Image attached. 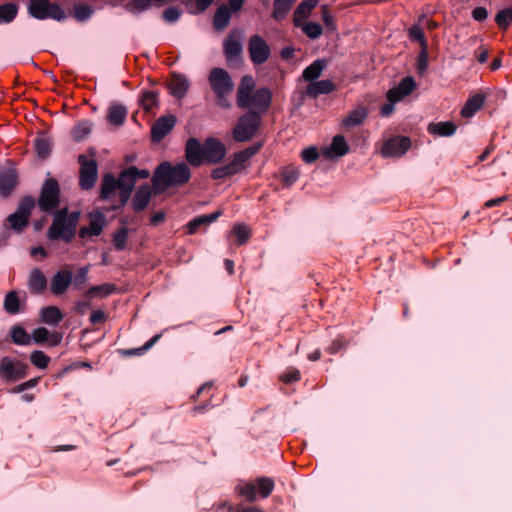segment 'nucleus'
Instances as JSON below:
<instances>
[{
    "label": "nucleus",
    "instance_id": "obj_1",
    "mask_svg": "<svg viewBox=\"0 0 512 512\" xmlns=\"http://www.w3.org/2000/svg\"><path fill=\"white\" fill-rule=\"evenodd\" d=\"M256 83L251 75H244L237 88V106L246 110L239 116L232 131L234 141L242 143L251 140L258 132L262 116L269 110L272 93L267 87L255 89Z\"/></svg>",
    "mask_w": 512,
    "mask_h": 512
},
{
    "label": "nucleus",
    "instance_id": "obj_2",
    "mask_svg": "<svg viewBox=\"0 0 512 512\" xmlns=\"http://www.w3.org/2000/svg\"><path fill=\"white\" fill-rule=\"evenodd\" d=\"M190 178L191 171L187 163L180 162L173 166L170 162H162L155 169L152 178L154 193L161 194L170 187L183 186Z\"/></svg>",
    "mask_w": 512,
    "mask_h": 512
},
{
    "label": "nucleus",
    "instance_id": "obj_3",
    "mask_svg": "<svg viewBox=\"0 0 512 512\" xmlns=\"http://www.w3.org/2000/svg\"><path fill=\"white\" fill-rule=\"evenodd\" d=\"M208 81L214 94L217 96V102L221 107H229L227 97L234 89V82L231 75L223 68L211 69Z\"/></svg>",
    "mask_w": 512,
    "mask_h": 512
},
{
    "label": "nucleus",
    "instance_id": "obj_4",
    "mask_svg": "<svg viewBox=\"0 0 512 512\" xmlns=\"http://www.w3.org/2000/svg\"><path fill=\"white\" fill-rule=\"evenodd\" d=\"M27 11L31 17L38 20L52 19L62 22L67 18L65 10L50 0H29Z\"/></svg>",
    "mask_w": 512,
    "mask_h": 512
},
{
    "label": "nucleus",
    "instance_id": "obj_5",
    "mask_svg": "<svg viewBox=\"0 0 512 512\" xmlns=\"http://www.w3.org/2000/svg\"><path fill=\"white\" fill-rule=\"evenodd\" d=\"M60 187L59 183L54 178L47 179L40 191L37 205L39 209L46 213L51 214L60 206Z\"/></svg>",
    "mask_w": 512,
    "mask_h": 512
},
{
    "label": "nucleus",
    "instance_id": "obj_6",
    "mask_svg": "<svg viewBox=\"0 0 512 512\" xmlns=\"http://www.w3.org/2000/svg\"><path fill=\"white\" fill-rule=\"evenodd\" d=\"M35 205L36 201L34 197L30 195L24 196L19 201L16 211L10 214L6 219L10 228L15 232H22L29 224V219Z\"/></svg>",
    "mask_w": 512,
    "mask_h": 512
},
{
    "label": "nucleus",
    "instance_id": "obj_7",
    "mask_svg": "<svg viewBox=\"0 0 512 512\" xmlns=\"http://www.w3.org/2000/svg\"><path fill=\"white\" fill-rule=\"evenodd\" d=\"M29 365L5 356L0 361V378L6 383H13L28 376Z\"/></svg>",
    "mask_w": 512,
    "mask_h": 512
},
{
    "label": "nucleus",
    "instance_id": "obj_8",
    "mask_svg": "<svg viewBox=\"0 0 512 512\" xmlns=\"http://www.w3.org/2000/svg\"><path fill=\"white\" fill-rule=\"evenodd\" d=\"M80 164L79 185L83 190H90L94 187L98 177V164L96 160H87L84 154L78 156Z\"/></svg>",
    "mask_w": 512,
    "mask_h": 512
},
{
    "label": "nucleus",
    "instance_id": "obj_9",
    "mask_svg": "<svg viewBox=\"0 0 512 512\" xmlns=\"http://www.w3.org/2000/svg\"><path fill=\"white\" fill-rule=\"evenodd\" d=\"M248 53L254 65H262L269 59L271 49L262 36L254 34L248 41Z\"/></svg>",
    "mask_w": 512,
    "mask_h": 512
},
{
    "label": "nucleus",
    "instance_id": "obj_10",
    "mask_svg": "<svg viewBox=\"0 0 512 512\" xmlns=\"http://www.w3.org/2000/svg\"><path fill=\"white\" fill-rule=\"evenodd\" d=\"M76 234V229L72 227L67 220L53 219L47 231V237L51 241L62 240L69 244L73 241Z\"/></svg>",
    "mask_w": 512,
    "mask_h": 512
},
{
    "label": "nucleus",
    "instance_id": "obj_11",
    "mask_svg": "<svg viewBox=\"0 0 512 512\" xmlns=\"http://www.w3.org/2000/svg\"><path fill=\"white\" fill-rule=\"evenodd\" d=\"M89 226H83L78 231V236L81 239L87 237H97L101 235L104 227L106 226V217L99 209H94L88 213Z\"/></svg>",
    "mask_w": 512,
    "mask_h": 512
},
{
    "label": "nucleus",
    "instance_id": "obj_12",
    "mask_svg": "<svg viewBox=\"0 0 512 512\" xmlns=\"http://www.w3.org/2000/svg\"><path fill=\"white\" fill-rule=\"evenodd\" d=\"M241 31L234 29L223 41V53L228 63L241 59L243 46L240 42Z\"/></svg>",
    "mask_w": 512,
    "mask_h": 512
},
{
    "label": "nucleus",
    "instance_id": "obj_13",
    "mask_svg": "<svg viewBox=\"0 0 512 512\" xmlns=\"http://www.w3.org/2000/svg\"><path fill=\"white\" fill-rule=\"evenodd\" d=\"M262 146V142H255L253 145L241 151L235 152L231 156V159L228 163L233 174L235 175L243 170L246 166V163L250 160L251 157H253L261 150Z\"/></svg>",
    "mask_w": 512,
    "mask_h": 512
},
{
    "label": "nucleus",
    "instance_id": "obj_14",
    "mask_svg": "<svg viewBox=\"0 0 512 512\" xmlns=\"http://www.w3.org/2000/svg\"><path fill=\"white\" fill-rule=\"evenodd\" d=\"M411 146V140L407 136H394L387 139L382 147L384 157H401Z\"/></svg>",
    "mask_w": 512,
    "mask_h": 512
},
{
    "label": "nucleus",
    "instance_id": "obj_15",
    "mask_svg": "<svg viewBox=\"0 0 512 512\" xmlns=\"http://www.w3.org/2000/svg\"><path fill=\"white\" fill-rule=\"evenodd\" d=\"M225 145L216 138L210 137L204 141V162L217 164L226 156Z\"/></svg>",
    "mask_w": 512,
    "mask_h": 512
},
{
    "label": "nucleus",
    "instance_id": "obj_16",
    "mask_svg": "<svg viewBox=\"0 0 512 512\" xmlns=\"http://www.w3.org/2000/svg\"><path fill=\"white\" fill-rule=\"evenodd\" d=\"M175 124L176 117L172 114L159 117L151 128V140L159 143L172 131Z\"/></svg>",
    "mask_w": 512,
    "mask_h": 512
},
{
    "label": "nucleus",
    "instance_id": "obj_17",
    "mask_svg": "<svg viewBox=\"0 0 512 512\" xmlns=\"http://www.w3.org/2000/svg\"><path fill=\"white\" fill-rule=\"evenodd\" d=\"M416 87L417 85L414 78L412 76H406L397 86L388 90L387 99L392 103H396L411 94Z\"/></svg>",
    "mask_w": 512,
    "mask_h": 512
},
{
    "label": "nucleus",
    "instance_id": "obj_18",
    "mask_svg": "<svg viewBox=\"0 0 512 512\" xmlns=\"http://www.w3.org/2000/svg\"><path fill=\"white\" fill-rule=\"evenodd\" d=\"M185 158L194 167L202 165L204 163V144L201 145L199 140L194 137L189 138L185 145Z\"/></svg>",
    "mask_w": 512,
    "mask_h": 512
},
{
    "label": "nucleus",
    "instance_id": "obj_19",
    "mask_svg": "<svg viewBox=\"0 0 512 512\" xmlns=\"http://www.w3.org/2000/svg\"><path fill=\"white\" fill-rule=\"evenodd\" d=\"M18 184V174L15 168L7 167L0 170V195L8 197Z\"/></svg>",
    "mask_w": 512,
    "mask_h": 512
},
{
    "label": "nucleus",
    "instance_id": "obj_20",
    "mask_svg": "<svg viewBox=\"0 0 512 512\" xmlns=\"http://www.w3.org/2000/svg\"><path fill=\"white\" fill-rule=\"evenodd\" d=\"M152 191L148 183H144L137 188L131 200L132 210L135 213H140L148 207L151 201Z\"/></svg>",
    "mask_w": 512,
    "mask_h": 512
},
{
    "label": "nucleus",
    "instance_id": "obj_21",
    "mask_svg": "<svg viewBox=\"0 0 512 512\" xmlns=\"http://www.w3.org/2000/svg\"><path fill=\"white\" fill-rule=\"evenodd\" d=\"M71 284L72 273L69 270L61 269L57 271L52 277L50 289L54 295L60 296L67 291Z\"/></svg>",
    "mask_w": 512,
    "mask_h": 512
},
{
    "label": "nucleus",
    "instance_id": "obj_22",
    "mask_svg": "<svg viewBox=\"0 0 512 512\" xmlns=\"http://www.w3.org/2000/svg\"><path fill=\"white\" fill-rule=\"evenodd\" d=\"M349 146L343 135L333 137L329 146L322 149V155L327 159L339 158L347 154Z\"/></svg>",
    "mask_w": 512,
    "mask_h": 512
},
{
    "label": "nucleus",
    "instance_id": "obj_23",
    "mask_svg": "<svg viewBox=\"0 0 512 512\" xmlns=\"http://www.w3.org/2000/svg\"><path fill=\"white\" fill-rule=\"evenodd\" d=\"M336 84L329 79L314 81L306 87L305 94L311 99H317L320 95L330 94L336 90Z\"/></svg>",
    "mask_w": 512,
    "mask_h": 512
},
{
    "label": "nucleus",
    "instance_id": "obj_24",
    "mask_svg": "<svg viewBox=\"0 0 512 512\" xmlns=\"http://www.w3.org/2000/svg\"><path fill=\"white\" fill-rule=\"evenodd\" d=\"M117 190H120L117 178L112 173H107L102 178L98 198L101 201L110 200L115 196Z\"/></svg>",
    "mask_w": 512,
    "mask_h": 512
},
{
    "label": "nucleus",
    "instance_id": "obj_25",
    "mask_svg": "<svg viewBox=\"0 0 512 512\" xmlns=\"http://www.w3.org/2000/svg\"><path fill=\"white\" fill-rule=\"evenodd\" d=\"M319 0H303L296 7L293 13V25L300 26L302 22L306 21L312 14L314 8L318 5Z\"/></svg>",
    "mask_w": 512,
    "mask_h": 512
},
{
    "label": "nucleus",
    "instance_id": "obj_26",
    "mask_svg": "<svg viewBox=\"0 0 512 512\" xmlns=\"http://www.w3.org/2000/svg\"><path fill=\"white\" fill-rule=\"evenodd\" d=\"M221 215H222V211L217 210L213 213L199 215V216L193 218L186 225L187 233L190 235L195 234L196 232H198V230L201 227H207L208 225H210L211 223L216 221Z\"/></svg>",
    "mask_w": 512,
    "mask_h": 512
},
{
    "label": "nucleus",
    "instance_id": "obj_27",
    "mask_svg": "<svg viewBox=\"0 0 512 512\" xmlns=\"http://www.w3.org/2000/svg\"><path fill=\"white\" fill-rule=\"evenodd\" d=\"M28 287L30 292L35 295L41 294L46 290L47 278L39 268L31 270L28 277Z\"/></svg>",
    "mask_w": 512,
    "mask_h": 512
},
{
    "label": "nucleus",
    "instance_id": "obj_28",
    "mask_svg": "<svg viewBox=\"0 0 512 512\" xmlns=\"http://www.w3.org/2000/svg\"><path fill=\"white\" fill-rule=\"evenodd\" d=\"M171 0H130L125 4V10L133 15L147 11L152 5L161 6Z\"/></svg>",
    "mask_w": 512,
    "mask_h": 512
},
{
    "label": "nucleus",
    "instance_id": "obj_29",
    "mask_svg": "<svg viewBox=\"0 0 512 512\" xmlns=\"http://www.w3.org/2000/svg\"><path fill=\"white\" fill-rule=\"evenodd\" d=\"M486 95L484 93H476L469 97L465 105L461 109V116L464 118H470L474 116L484 105Z\"/></svg>",
    "mask_w": 512,
    "mask_h": 512
},
{
    "label": "nucleus",
    "instance_id": "obj_30",
    "mask_svg": "<svg viewBox=\"0 0 512 512\" xmlns=\"http://www.w3.org/2000/svg\"><path fill=\"white\" fill-rule=\"evenodd\" d=\"M170 93L175 98H183L189 88V82L187 78L179 73H172L171 80L169 82Z\"/></svg>",
    "mask_w": 512,
    "mask_h": 512
},
{
    "label": "nucleus",
    "instance_id": "obj_31",
    "mask_svg": "<svg viewBox=\"0 0 512 512\" xmlns=\"http://www.w3.org/2000/svg\"><path fill=\"white\" fill-rule=\"evenodd\" d=\"M328 66L327 59H316L303 72L302 77L305 81L312 83L316 81L322 74L323 70Z\"/></svg>",
    "mask_w": 512,
    "mask_h": 512
},
{
    "label": "nucleus",
    "instance_id": "obj_32",
    "mask_svg": "<svg viewBox=\"0 0 512 512\" xmlns=\"http://www.w3.org/2000/svg\"><path fill=\"white\" fill-rule=\"evenodd\" d=\"M457 126L452 121L431 122L427 127V131L431 135L439 137H450L455 134Z\"/></svg>",
    "mask_w": 512,
    "mask_h": 512
},
{
    "label": "nucleus",
    "instance_id": "obj_33",
    "mask_svg": "<svg viewBox=\"0 0 512 512\" xmlns=\"http://www.w3.org/2000/svg\"><path fill=\"white\" fill-rule=\"evenodd\" d=\"M127 108L119 103H112L107 111V120L110 124L115 126L122 125L127 117Z\"/></svg>",
    "mask_w": 512,
    "mask_h": 512
},
{
    "label": "nucleus",
    "instance_id": "obj_34",
    "mask_svg": "<svg viewBox=\"0 0 512 512\" xmlns=\"http://www.w3.org/2000/svg\"><path fill=\"white\" fill-rule=\"evenodd\" d=\"M231 10L226 4L219 6L213 16V28L216 31H223L230 23Z\"/></svg>",
    "mask_w": 512,
    "mask_h": 512
},
{
    "label": "nucleus",
    "instance_id": "obj_35",
    "mask_svg": "<svg viewBox=\"0 0 512 512\" xmlns=\"http://www.w3.org/2000/svg\"><path fill=\"white\" fill-rule=\"evenodd\" d=\"M132 220H130L128 217H123L120 219V223L123 225L121 228H119L114 234H113V244L116 248V250L121 251L124 250L126 247L127 238L129 235V230L126 227L127 224L131 223Z\"/></svg>",
    "mask_w": 512,
    "mask_h": 512
},
{
    "label": "nucleus",
    "instance_id": "obj_36",
    "mask_svg": "<svg viewBox=\"0 0 512 512\" xmlns=\"http://www.w3.org/2000/svg\"><path fill=\"white\" fill-rule=\"evenodd\" d=\"M293 5L294 0H274L271 17L277 22L283 21L287 17Z\"/></svg>",
    "mask_w": 512,
    "mask_h": 512
},
{
    "label": "nucleus",
    "instance_id": "obj_37",
    "mask_svg": "<svg viewBox=\"0 0 512 512\" xmlns=\"http://www.w3.org/2000/svg\"><path fill=\"white\" fill-rule=\"evenodd\" d=\"M117 291V287L115 284L112 283H103L101 285H96L90 287L84 294L85 298L92 299V298H103L110 294H113Z\"/></svg>",
    "mask_w": 512,
    "mask_h": 512
},
{
    "label": "nucleus",
    "instance_id": "obj_38",
    "mask_svg": "<svg viewBox=\"0 0 512 512\" xmlns=\"http://www.w3.org/2000/svg\"><path fill=\"white\" fill-rule=\"evenodd\" d=\"M34 149L36 151V154L41 159H46L52 149V141L49 137L45 136L44 134L37 136L34 139Z\"/></svg>",
    "mask_w": 512,
    "mask_h": 512
},
{
    "label": "nucleus",
    "instance_id": "obj_39",
    "mask_svg": "<svg viewBox=\"0 0 512 512\" xmlns=\"http://www.w3.org/2000/svg\"><path fill=\"white\" fill-rule=\"evenodd\" d=\"M19 6L14 2H7L0 5V24H8L14 21L18 15Z\"/></svg>",
    "mask_w": 512,
    "mask_h": 512
},
{
    "label": "nucleus",
    "instance_id": "obj_40",
    "mask_svg": "<svg viewBox=\"0 0 512 512\" xmlns=\"http://www.w3.org/2000/svg\"><path fill=\"white\" fill-rule=\"evenodd\" d=\"M93 123L90 120H81L71 132L72 139L76 142L83 141L92 131Z\"/></svg>",
    "mask_w": 512,
    "mask_h": 512
},
{
    "label": "nucleus",
    "instance_id": "obj_41",
    "mask_svg": "<svg viewBox=\"0 0 512 512\" xmlns=\"http://www.w3.org/2000/svg\"><path fill=\"white\" fill-rule=\"evenodd\" d=\"M71 13L78 22H85L92 17L94 9L89 4L78 2L74 4Z\"/></svg>",
    "mask_w": 512,
    "mask_h": 512
},
{
    "label": "nucleus",
    "instance_id": "obj_42",
    "mask_svg": "<svg viewBox=\"0 0 512 512\" xmlns=\"http://www.w3.org/2000/svg\"><path fill=\"white\" fill-rule=\"evenodd\" d=\"M367 117V112L364 108H357L351 111L344 119L343 125L351 128L363 123Z\"/></svg>",
    "mask_w": 512,
    "mask_h": 512
},
{
    "label": "nucleus",
    "instance_id": "obj_43",
    "mask_svg": "<svg viewBox=\"0 0 512 512\" xmlns=\"http://www.w3.org/2000/svg\"><path fill=\"white\" fill-rule=\"evenodd\" d=\"M12 342L16 345L27 346L31 344V336L20 325H15L10 330Z\"/></svg>",
    "mask_w": 512,
    "mask_h": 512
},
{
    "label": "nucleus",
    "instance_id": "obj_44",
    "mask_svg": "<svg viewBox=\"0 0 512 512\" xmlns=\"http://www.w3.org/2000/svg\"><path fill=\"white\" fill-rule=\"evenodd\" d=\"M162 337V334L154 335L150 340H148L143 346L139 348L133 349H123L120 350V353L124 356H140L146 353L149 349H151Z\"/></svg>",
    "mask_w": 512,
    "mask_h": 512
},
{
    "label": "nucleus",
    "instance_id": "obj_45",
    "mask_svg": "<svg viewBox=\"0 0 512 512\" xmlns=\"http://www.w3.org/2000/svg\"><path fill=\"white\" fill-rule=\"evenodd\" d=\"M41 318L44 323L58 324L63 319L61 310L56 306H47L41 311Z\"/></svg>",
    "mask_w": 512,
    "mask_h": 512
},
{
    "label": "nucleus",
    "instance_id": "obj_46",
    "mask_svg": "<svg viewBox=\"0 0 512 512\" xmlns=\"http://www.w3.org/2000/svg\"><path fill=\"white\" fill-rule=\"evenodd\" d=\"M139 104L144 111L150 113L158 105V93L156 91H143Z\"/></svg>",
    "mask_w": 512,
    "mask_h": 512
},
{
    "label": "nucleus",
    "instance_id": "obj_47",
    "mask_svg": "<svg viewBox=\"0 0 512 512\" xmlns=\"http://www.w3.org/2000/svg\"><path fill=\"white\" fill-rule=\"evenodd\" d=\"M296 28H300L302 32L312 40L318 39L323 34V27L317 22H302L300 26H295Z\"/></svg>",
    "mask_w": 512,
    "mask_h": 512
},
{
    "label": "nucleus",
    "instance_id": "obj_48",
    "mask_svg": "<svg viewBox=\"0 0 512 512\" xmlns=\"http://www.w3.org/2000/svg\"><path fill=\"white\" fill-rule=\"evenodd\" d=\"M254 484H256V490H259L261 498H268L275 486L274 480L266 476L258 477Z\"/></svg>",
    "mask_w": 512,
    "mask_h": 512
},
{
    "label": "nucleus",
    "instance_id": "obj_49",
    "mask_svg": "<svg viewBox=\"0 0 512 512\" xmlns=\"http://www.w3.org/2000/svg\"><path fill=\"white\" fill-rule=\"evenodd\" d=\"M4 310L11 315H15L20 310V301L16 291H10L4 299Z\"/></svg>",
    "mask_w": 512,
    "mask_h": 512
},
{
    "label": "nucleus",
    "instance_id": "obj_50",
    "mask_svg": "<svg viewBox=\"0 0 512 512\" xmlns=\"http://www.w3.org/2000/svg\"><path fill=\"white\" fill-rule=\"evenodd\" d=\"M117 181L119 183L120 189H127V191L133 192L136 179L134 174L129 171V167L120 172Z\"/></svg>",
    "mask_w": 512,
    "mask_h": 512
},
{
    "label": "nucleus",
    "instance_id": "obj_51",
    "mask_svg": "<svg viewBox=\"0 0 512 512\" xmlns=\"http://www.w3.org/2000/svg\"><path fill=\"white\" fill-rule=\"evenodd\" d=\"M231 234L236 238L237 245L239 246L246 243L251 236L250 230L244 224H236Z\"/></svg>",
    "mask_w": 512,
    "mask_h": 512
},
{
    "label": "nucleus",
    "instance_id": "obj_52",
    "mask_svg": "<svg viewBox=\"0 0 512 512\" xmlns=\"http://www.w3.org/2000/svg\"><path fill=\"white\" fill-rule=\"evenodd\" d=\"M495 22L500 29L506 30L512 23V8L500 10L495 16Z\"/></svg>",
    "mask_w": 512,
    "mask_h": 512
},
{
    "label": "nucleus",
    "instance_id": "obj_53",
    "mask_svg": "<svg viewBox=\"0 0 512 512\" xmlns=\"http://www.w3.org/2000/svg\"><path fill=\"white\" fill-rule=\"evenodd\" d=\"M30 361L35 367L45 369L50 362V357L40 350H35L30 354Z\"/></svg>",
    "mask_w": 512,
    "mask_h": 512
},
{
    "label": "nucleus",
    "instance_id": "obj_54",
    "mask_svg": "<svg viewBox=\"0 0 512 512\" xmlns=\"http://www.w3.org/2000/svg\"><path fill=\"white\" fill-rule=\"evenodd\" d=\"M299 178V171L295 167H285L281 172V180L286 187H290Z\"/></svg>",
    "mask_w": 512,
    "mask_h": 512
},
{
    "label": "nucleus",
    "instance_id": "obj_55",
    "mask_svg": "<svg viewBox=\"0 0 512 512\" xmlns=\"http://www.w3.org/2000/svg\"><path fill=\"white\" fill-rule=\"evenodd\" d=\"M88 272H89V267L84 266V267H81L78 269V271L74 277L72 276V284L76 289L81 290L85 287V284L87 282Z\"/></svg>",
    "mask_w": 512,
    "mask_h": 512
},
{
    "label": "nucleus",
    "instance_id": "obj_56",
    "mask_svg": "<svg viewBox=\"0 0 512 512\" xmlns=\"http://www.w3.org/2000/svg\"><path fill=\"white\" fill-rule=\"evenodd\" d=\"M240 495L243 496L248 502H254L257 499L256 484L248 482L243 486L237 488Z\"/></svg>",
    "mask_w": 512,
    "mask_h": 512
},
{
    "label": "nucleus",
    "instance_id": "obj_57",
    "mask_svg": "<svg viewBox=\"0 0 512 512\" xmlns=\"http://www.w3.org/2000/svg\"><path fill=\"white\" fill-rule=\"evenodd\" d=\"M301 379V373L297 368L290 367L286 369L280 376L279 380L285 384L298 382Z\"/></svg>",
    "mask_w": 512,
    "mask_h": 512
},
{
    "label": "nucleus",
    "instance_id": "obj_58",
    "mask_svg": "<svg viewBox=\"0 0 512 512\" xmlns=\"http://www.w3.org/2000/svg\"><path fill=\"white\" fill-rule=\"evenodd\" d=\"M428 45H423L417 57V73L423 75L428 68Z\"/></svg>",
    "mask_w": 512,
    "mask_h": 512
},
{
    "label": "nucleus",
    "instance_id": "obj_59",
    "mask_svg": "<svg viewBox=\"0 0 512 512\" xmlns=\"http://www.w3.org/2000/svg\"><path fill=\"white\" fill-rule=\"evenodd\" d=\"M181 15L182 11L180 8L175 6L168 7L162 12L163 20L171 24L176 23L180 19Z\"/></svg>",
    "mask_w": 512,
    "mask_h": 512
},
{
    "label": "nucleus",
    "instance_id": "obj_60",
    "mask_svg": "<svg viewBox=\"0 0 512 512\" xmlns=\"http://www.w3.org/2000/svg\"><path fill=\"white\" fill-rule=\"evenodd\" d=\"M321 18H322V21L324 22L326 28L329 31L336 30L335 19H334L333 15L331 14L328 5L321 6Z\"/></svg>",
    "mask_w": 512,
    "mask_h": 512
},
{
    "label": "nucleus",
    "instance_id": "obj_61",
    "mask_svg": "<svg viewBox=\"0 0 512 512\" xmlns=\"http://www.w3.org/2000/svg\"><path fill=\"white\" fill-rule=\"evenodd\" d=\"M409 37L412 40L418 41L420 43L421 48L423 45H428L424 36V32L422 28L418 25H414L409 29Z\"/></svg>",
    "mask_w": 512,
    "mask_h": 512
},
{
    "label": "nucleus",
    "instance_id": "obj_62",
    "mask_svg": "<svg viewBox=\"0 0 512 512\" xmlns=\"http://www.w3.org/2000/svg\"><path fill=\"white\" fill-rule=\"evenodd\" d=\"M233 175L228 164L213 169L211 173V177L215 180L224 179Z\"/></svg>",
    "mask_w": 512,
    "mask_h": 512
},
{
    "label": "nucleus",
    "instance_id": "obj_63",
    "mask_svg": "<svg viewBox=\"0 0 512 512\" xmlns=\"http://www.w3.org/2000/svg\"><path fill=\"white\" fill-rule=\"evenodd\" d=\"M301 156L305 163L311 164L318 159L319 152L316 147L310 146L302 151Z\"/></svg>",
    "mask_w": 512,
    "mask_h": 512
},
{
    "label": "nucleus",
    "instance_id": "obj_64",
    "mask_svg": "<svg viewBox=\"0 0 512 512\" xmlns=\"http://www.w3.org/2000/svg\"><path fill=\"white\" fill-rule=\"evenodd\" d=\"M32 338L35 343L43 344L49 339V331L45 327H38L32 332Z\"/></svg>",
    "mask_w": 512,
    "mask_h": 512
}]
</instances>
